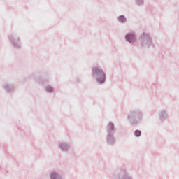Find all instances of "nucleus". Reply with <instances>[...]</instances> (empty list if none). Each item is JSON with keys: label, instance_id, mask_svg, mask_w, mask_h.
Returning <instances> with one entry per match:
<instances>
[{"label": "nucleus", "instance_id": "nucleus-1", "mask_svg": "<svg viewBox=\"0 0 179 179\" xmlns=\"http://www.w3.org/2000/svg\"><path fill=\"white\" fill-rule=\"evenodd\" d=\"M93 74L97 77V80L99 83H103L104 80H106V74H104L103 70L100 69L99 67L93 69Z\"/></svg>", "mask_w": 179, "mask_h": 179}, {"label": "nucleus", "instance_id": "nucleus-2", "mask_svg": "<svg viewBox=\"0 0 179 179\" xmlns=\"http://www.w3.org/2000/svg\"><path fill=\"white\" fill-rule=\"evenodd\" d=\"M126 40L129 41V43H134L135 41V36L132 34H129L126 36Z\"/></svg>", "mask_w": 179, "mask_h": 179}, {"label": "nucleus", "instance_id": "nucleus-3", "mask_svg": "<svg viewBox=\"0 0 179 179\" xmlns=\"http://www.w3.org/2000/svg\"><path fill=\"white\" fill-rule=\"evenodd\" d=\"M125 20H127L125 19V17H124V16H120L119 17V21H120L121 23H124V22H125Z\"/></svg>", "mask_w": 179, "mask_h": 179}, {"label": "nucleus", "instance_id": "nucleus-4", "mask_svg": "<svg viewBox=\"0 0 179 179\" xmlns=\"http://www.w3.org/2000/svg\"><path fill=\"white\" fill-rule=\"evenodd\" d=\"M57 177H58V176H57V173H52L51 175L52 179H57Z\"/></svg>", "mask_w": 179, "mask_h": 179}, {"label": "nucleus", "instance_id": "nucleus-5", "mask_svg": "<svg viewBox=\"0 0 179 179\" xmlns=\"http://www.w3.org/2000/svg\"><path fill=\"white\" fill-rule=\"evenodd\" d=\"M136 136H141V131H135Z\"/></svg>", "mask_w": 179, "mask_h": 179}, {"label": "nucleus", "instance_id": "nucleus-6", "mask_svg": "<svg viewBox=\"0 0 179 179\" xmlns=\"http://www.w3.org/2000/svg\"><path fill=\"white\" fill-rule=\"evenodd\" d=\"M52 87H48L47 88V92H52Z\"/></svg>", "mask_w": 179, "mask_h": 179}, {"label": "nucleus", "instance_id": "nucleus-7", "mask_svg": "<svg viewBox=\"0 0 179 179\" xmlns=\"http://www.w3.org/2000/svg\"><path fill=\"white\" fill-rule=\"evenodd\" d=\"M109 127L113 129V128H114V124H109Z\"/></svg>", "mask_w": 179, "mask_h": 179}]
</instances>
